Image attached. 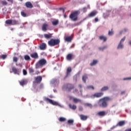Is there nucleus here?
<instances>
[{
  "label": "nucleus",
  "mask_w": 131,
  "mask_h": 131,
  "mask_svg": "<svg viewBox=\"0 0 131 131\" xmlns=\"http://www.w3.org/2000/svg\"><path fill=\"white\" fill-rule=\"evenodd\" d=\"M69 106L71 109H72V110H76V108H77V107L76 106V105L73 104L72 105V104H69Z\"/></svg>",
  "instance_id": "4be33fe9"
},
{
  "label": "nucleus",
  "mask_w": 131,
  "mask_h": 131,
  "mask_svg": "<svg viewBox=\"0 0 131 131\" xmlns=\"http://www.w3.org/2000/svg\"><path fill=\"white\" fill-rule=\"evenodd\" d=\"M75 86L74 84L70 83H67L63 86V89L68 91V92H71L72 90H74Z\"/></svg>",
  "instance_id": "39448f33"
},
{
  "label": "nucleus",
  "mask_w": 131,
  "mask_h": 131,
  "mask_svg": "<svg viewBox=\"0 0 131 131\" xmlns=\"http://www.w3.org/2000/svg\"><path fill=\"white\" fill-rule=\"evenodd\" d=\"M19 24H20L19 21L15 19L12 20V25H19Z\"/></svg>",
  "instance_id": "b1692460"
},
{
  "label": "nucleus",
  "mask_w": 131,
  "mask_h": 131,
  "mask_svg": "<svg viewBox=\"0 0 131 131\" xmlns=\"http://www.w3.org/2000/svg\"><path fill=\"white\" fill-rule=\"evenodd\" d=\"M47 64V60L44 58L40 59L35 64L36 69L38 68H41L43 66H45Z\"/></svg>",
  "instance_id": "7ed1b4c3"
},
{
  "label": "nucleus",
  "mask_w": 131,
  "mask_h": 131,
  "mask_svg": "<svg viewBox=\"0 0 131 131\" xmlns=\"http://www.w3.org/2000/svg\"><path fill=\"white\" fill-rule=\"evenodd\" d=\"M24 75H27V71L25 70H23V71Z\"/></svg>",
  "instance_id": "49530a36"
},
{
  "label": "nucleus",
  "mask_w": 131,
  "mask_h": 131,
  "mask_svg": "<svg viewBox=\"0 0 131 131\" xmlns=\"http://www.w3.org/2000/svg\"><path fill=\"white\" fill-rule=\"evenodd\" d=\"M24 59L26 60V61H30L31 60V58H30V56L28 55H26L24 56Z\"/></svg>",
  "instance_id": "a878e982"
},
{
  "label": "nucleus",
  "mask_w": 131,
  "mask_h": 131,
  "mask_svg": "<svg viewBox=\"0 0 131 131\" xmlns=\"http://www.w3.org/2000/svg\"><path fill=\"white\" fill-rule=\"evenodd\" d=\"M96 15H97V12H92L89 14V17H94Z\"/></svg>",
  "instance_id": "473e14b6"
},
{
  "label": "nucleus",
  "mask_w": 131,
  "mask_h": 131,
  "mask_svg": "<svg viewBox=\"0 0 131 131\" xmlns=\"http://www.w3.org/2000/svg\"><path fill=\"white\" fill-rule=\"evenodd\" d=\"M86 79H88V76H86V75L83 76L82 80H83V82H84V83H85V82H86Z\"/></svg>",
  "instance_id": "2f4dec72"
},
{
  "label": "nucleus",
  "mask_w": 131,
  "mask_h": 131,
  "mask_svg": "<svg viewBox=\"0 0 131 131\" xmlns=\"http://www.w3.org/2000/svg\"><path fill=\"white\" fill-rule=\"evenodd\" d=\"M29 72L30 74H33V73H34V69H33V68H29Z\"/></svg>",
  "instance_id": "7c9ffc66"
},
{
  "label": "nucleus",
  "mask_w": 131,
  "mask_h": 131,
  "mask_svg": "<svg viewBox=\"0 0 131 131\" xmlns=\"http://www.w3.org/2000/svg\"><path fill=\"white\" fill-rule=\"evenodd\" d=\"M78 92V90L77 89H75L73 91V93H77Z\"/></svg>",
  "instance_id": "5fc2aeb1"
},
{
  "label": "nucleus",
  "mask_w": 131,
  "mask_h": 131,
  "mask_svg": "<svg viewBox=\"0 0 131 131\" xmlns=\"http://www.w3.org/2000/svg\"><path fill=\"white\" fill-rule=\"evenodd\" d=\"M114 33H113V29H112V31H108V35H113Z\"/></svg>",
  "instance_id": "79ce46f5"
},
{
  "label": "nucleus",
  "mask_w": 131,
  "mask_h": 131,
  "mask_svg": "<svg viewBox=\"0 0 131 131\" xmlns=\"http://www.w3.org/2000/svg\"><path fill=\"white\" fill-rule=\"evenodd\" d=\"M73 39V37H72V36H67L64 37V40H66V41H67L68 42H71V41H72Z\"/></svg>",
  "instance_id": "2eb2a0df"
},
{
  "label": "nucleus",
  "mask_w": 131,
  "mask_h": 131,
  "mask_svg": "<svg viewBox=\"0 0 131 131\" xmlns=\"http://www.w3.org/2000/svg\"><path fill=\"white\" fill-rule=\"evenodd\" d=\"M39 48L41 51H45L47 49V44L46 43H41L39 45Z\"/></svg>",
  "instance_id": "f8f14e48"
},
{
  "label": "nucleus",
  "mask_w": 131,
  "mask_h": 131,
  "mask_svg": "<svg viewBox=\"0 0 131 131\" xmlns=\"http://www.w3.org/2000/svg\"><path fill=\"white\" fill-rule=\"evenodd\" d=\"M66 17H67L66 15H64V17L66 18Z\"/></svg>",
  "instance_id": "680f3d73"
},
{
  "label": "nucleus",
  "mask_w": 131,
  "mask_h": 131,
  "mask_svg": "<svg viewBox=\"0 0 131 131\" xmlns=\"http://www.w3.org/2000/svg\"><path fill=\"white\" fill-rule=\"evenodd\" d=\"M80 14V11L79 10L76 11L72 13L69 17L72 21H77L78 20V15Z\"/></svg>",
  "instance_id": "f03ea898"
},
{
  "label": "nucleus",
  "mask_w": 131,
  "mask_h": 131,
  "mask_svg": "<svg viewBox=\"0 0 131 131\" xmlns=\"http://www.w3.org/2000/svg\"><path fill=\"white\" fill-rule=\"evenodd\" d=\"M40 73V72H39V71H37L36 72V74L37 75H38V74H39Z\"/></svg>",
  "instance_id": "864d4df0"
},
{
  "label": "nucleus",
  "mask_w": 131,
  "mask_h": 131,
  "mask_svg": "<svg viewBox=\"0 0 131 131\" xmlns=\"http://www.w3.org/2000/svg\"><path fill=\"white\" fill-rule=\"evenodd\" d=\"M104 93L103 92H99L95 93L94 94L91 96V98L92 99H95V98H101L103 96Z\"/></svg>",
  "instance_id": "423d86ee"
},
{
  "label": "nucleus",
  "mask_w": 131,
  "mask_h": 131,
  "mask_svg": "<svg viewBox=\"0 0 131 131\" xmlns=\"http://www.w3.org/2000/svg\"><path fill=\"white\" fill-rule=\"evenodd\" d=\"M59 120L60 122H63L64 121H66V119L65 118L60 117L59 118Z\"/></svg>",
  "instance_id": "4c0bfd02"
},
{
  "label": "nucleus",
  "mask_w": 131,
  "mask_h": 131,
  "mask_svg": "<svg viewBox=\"0 0 131 131\" xmlns=\"http://www.w3.org/2000/svg\"><path fill=\"white\" fill-rule=\"evenodd\" d=\"M107 48V46H104L103 47H100L99 48V51H104V50H105V49Z\"/></svg>",
  "instance_id": "ea45409f"
},
{
  "label": "nucleus",
  "mask_w": 131,
  "mask_h": 131,
  "mask_svg": "<svg viewBox=\"0 0 131 131\" xmlns=\"http://www.w3.org/2000/svg\"><path fill=\"white\" fill-rule=\"evenodd\" d=\"M13 62H15V63H17V62H18V57H13Z\"/></svg>",
  "instance_id": "58836bf2"
},
{
  "label": "nucleus",
  "mask_w": 131,
  "mask_h": 131,
  "mask_svg": "<svg viewBox=\"0 0 131 131\" xmlns=\"http://www.w3.org/2000/svg\"><path fill=\"white\" fill-rule=\"evenodd\" d=\"M125 131H131V128L126 129Z\"/></svg>",
  "instance_id": "6e6d98bb"
},
{
  "label": "nucleus",
  "mask_w": 131,
  "mask_h": 131,
  "mask_svg": "<svg viewBox=\"0 0 131 131\" xmlns=\"http://www.w3.org/2000/svg\"><path fill=\"white\" fill-rule=\"evenodd\" d=\"M125 124V121H120L118 122V123L117 124L116 126H114V128L116 127V126H123Z\"/></svg>",
  "instance_id": "ddd939ff"
},
{
  "label": "nucleus",
  "mask_w": 131,
  "mask_h": 131,
  "mask_svg": "<svg viewBox=\"0 0 131 131\" xmlns=\"http://www.w3.org/2000/svg\"><path fill=\"white\" fill-rule=\"evenodd\" d=\"M30 57L32 59H38V54H37V52L33 53L30 54Z\"/></svg>",
  "instance_id": "4468645a"
},
{
  "label": "nucleus",
  "mask_w": 131,
  "mask_h": 131,
  "mask_svg": "<svg viewBox=\"0 0 131 131\" xmlns=\"http://www.w3.org/2000/svg\"><path fill=\"white\" fill-rule=\"evenodd\" d=\"M8 2H10L11 4H13L14 3V0H7Z\"/></svg>",
  "instance_id": "8fccbe9b"
},
{
  "label": "nucleus",
  "mask_w": 131,
  "mask_h": 131,
  "mask_svg": "<svg viewBox=\"0 0 131 131\" xmlns=\"http://www.w3.org/2000/svg\"><path fill=\"white\" fill-rule=\"evenodd\" d=\"M98 21H99V18H98L97 17L95 18V22H98Z\"/></svg>",
  "instance_id": "3c124183"
},
{
  "label": "nucleus",
  "mask_w": 131,
  "mask_h": 131,
  "mask_svg": "<svg viewBox=\"0 0 131 131\" xmlns=\"http://www.w3.org/2000/svg\"><path fill=\"white\" fill-rule=\"evenodd\" d=\"M112 100V98L110 97H104L99 100L98 102V105L101 108H106L108 107V102Z\"/></svg>",
  "instance_id": "f257e3e1"
},
{
  "label": "nucleus",
  "mask_w": 131,
  "mask_h": 131,
  "mask_svg": "<svg viewBox=\"0 0 131 131\" xmlns=\"http://www.w3.org/2000/svg\"><path fill=\"white\" fill-rule=\"evenodd\" d=\"M52 25L54 26H56V25H58L59 24V20H55L52 22Z\"/></svg>",
  "instance_id": "cd10ccee"
},
{
  "label": "nucleus",
  "mask_w": 131,
  "mask_h": 131,
  "mask_svg": "<svg viewBox=\"0 0 131 131\" xmlns=\"http://www.w3.org/2000/svg\"><path fill=\"white\" fill-rule=\"evenodd\" d=\"M125 40V37H123V38L121 39V40H120V42L122 43L123 42V41H124Z\"/></svg>",
  "instance_id": "a18cd8bd"
},
{
  "label": "nucleus",
  "mask_w": 131,
  "mask_h": 131,
  "mask_svg": "<svg viewBox=\"0 0 131 131\" xmlns=\"http://www.w3.org/2000/svg\"><path fill=\"white\" fill-rule=\"evenodd\" d=\"M87 89H91V90H95V88L93 85H89L87 86Z\"/></svg>",
  "instance_id": "37998d69"
},
{
  "label": "nucleus",
  "mask_w": 131,
  "mask_h": 131,
  "mask_svg": "<svg viewBox=\"0 0 131 131\" xmlns=\"http://www.w3.org/2000/svg\"><path fill=\"white\" fill-rule=\"evenodd\" d=\"M12 20L8 19L6 21V24H8L9 25H12Z\"/></svg>",
  "instance_id": "c9c22d12"
},
{
  "label": "nucleus",
  "mask_w": 131,
  "mask_h": 131,
  "mask_svg": "<svg viewBox=\"0 0 131 131\" xmlns=\"http://www.w3.org/2000/svg\"><path fill=\"white\" fill-rule=\"evenodd\" d=\"M98 63V60H94L92 62L90 63V66H94Z\"/></svg>",
  "instance_id": "c756f323"
},
{
  "label": "nucleus",
  "mask_w": 131,
  "mask_h": 131,
  "mask_svg": "<svg viewBox=\"0 0 131 131\" xmlns=\"http://www.w3.org/2000/svg\"><path fill=\"white\" fill-rule=\"evenodd\" d=\"M44 37L47 39H49L52 38V34H44Z\"/></svg>",
  "instance_id": "5701e85b"
},
{
  "label": "nucleus",
  "mask_w": 131,
  "mask_h": 131,
  "mask_svg": "<svg viewBox=\"0 0 131 131\" xmlns=\"http://www.w3.org/2000/svg\"><path fill=\"white\" fill-rule=\"evenodd\" d=\"M19 84L23 86V85H25V84H27V80L26 79H23L19 81Z\"/></svg>",
  "instance_id": "dca6fc26"
},
{
  "label": "nucleus",
  "mask_w": 131,
  "mask_h": 131,
  "mask_svg": "<svg viewBox=\"0 0 131 131\" xmlns=\"http://www.w3.org/2000/svg\"><path fill=\"white\" fill-rule=\"evenodd\" d=\"M35 82L36 83H40L42 80V77L41 76L34 77Z\"/></svg>",
  "instance_id": "1a4fd4ad"
},
{
  "label": "nucleus",
  "mask_w": 131,
  "mask_h": 131,
  "mask_svg": "<svg viewBox=\"0 0 131 131\" xmlns=\"http://www.w3.org/2000/svg\"><path fill=\"white\" fill-rule=\"evenodd\" d=\"M96 115L97 116H100L101 117H104V116H106V115H107V113L104 111H100L96 114Z\"/></svg>",
  "instance_id": "6e6552de"
},
{
  "label": "nucleus",
  "mask_w": 131,
  "mask_h": 131,
  "mask_svg": "<svg viewBox=\"0 0 131 131\" xmlns=\"http://www.w3.org/2000/svg\"><path fill=\"white\" fill-rule=\"evenodd\" d=\"M2 4L3 6H7V5H8V2L6 1H3Z\"/></svg>",
  "instance_id": "a19ab883"
},
{
  "label": "nucleus",
  "mask_w": 131,
  "mask_h": 131,
  "mask_svg": "<svg viewBox=\"0 0 131 131\" xmlns=\"http://www.w3.org/2000/svg\"><path fill=\"white\" fill-rule=\"evenodd\" d=\"M60 39H51L48 41V45L50 47H55L60 45Z\"/></svg>",
  "instance_id": "20e7f679"
},
{
  "label": "nucleus",
  "mask_w": 131,
  "mask_h": 131,
  "mask_svg": "<svg viewBox=\"0 0 131 131\" xmlns=\"http://www.w3.org/2000/svg\"><path fill=\"white\" fill-rule=\"evenodd\" d=\"M83 110V107L82 106H79V111H82Z\"/></svg>",
  "instance_id": "09e8293b"
},
{
  "label": "nucleus",
  "mask_w": 131,
  "mask_h": 131,
  "mask_svg": "<svg viewBox=\"0 0 131 131\" xmlns=\"http://www.w3.org/2000/svg\"><path fill=\"white\" fill-rule=\"evenodd\" d=\"M129 45H130V46H131V41H129Z\"/></svg>",
  "instance_id": "052dcab7"
},
{
  "label": "nucleus",
  "mask_w": 131,
  "mask_h": 131,
  "mask_svg": "<svg viewBox=\"0 0 131 131\" xmlns=\"http://www.w3.org/2000/svg\"><path fill=\"white\" fill-rule=\"evenodd\" d=\"M25 6L27 8H29L30 9L33 8V5H32V4H31V3L29 2H26L25 4Z\"/></svg>",
  "instance_id": "f3484780"
},
{
  "label": "nucleus",
  "mask_w": 131,
  "mask_h": 131,
  "mask_svg": "<svg viewBox=\"0 0 131 131\" xmlns=\"http://www.w3.org/2000/svg\"><path fill=\"white\" fill-rule=\"evenodd\" d=\"M130 17H131V14L130 15Z\"/></svg>",
  "instance_id": "e2e57ef3"
},
{
  "label": "nucleus",
  "mask_w": 131,
  "mask_h": 131,
  "mask_svg": "<svg viewBox=\"0 0 131 131\" xmlns=\"http://www.w3.org/2000/svg\"><path fill=\"white\" fill-rule=\"evenodd\" d=\"M45 101L46 102H48V103H50V104H51L52 105H53L54 106H58L59 105V103L56 101H53L52 99H50L48 98H45Z\"/></svg>",
  "instance_id": "0eeeda50"
},
{
  "label": "nucleus",
  "mask_w": 131,
  "mask_h": 131,
  "mask_svg": "<svg viewBox=\"0 0 131 131\" xmlns=\"http://www.w3.org/2000/svg\"><path fill=\"white\" fill-rule=\"evenodd\" d=\"M72 71V69L71 68V67H70L67 68L66 75V76H64V79H66V78H67L68 76H69V75H70V73Z\"/></svg>",
  "instance_id": "9d476101"
},
{
  "label": "nucleus",
  "mask_w": 131,
  "mask_h": 131,
  "mask_svg": "<svg viewBox=\"0 0 131 131\" xmlns=\"http://www.w3.org/2000/svg\"><path fill=\"white\" fill-rule=\"evenodd\" d=\"M74 122V121L73 120L70 119L68 121V124H70V125H73Z\"/></svg>",
  "instance_id": "f704fd0d"
},
{
  "label": "nucleus",
  "mask_w": 131,
  "mask_h": 131,
  "mask_svg": "<svg viewBox=\"0 0 131 131\" xmlns=\"http://www.w3.org/2000/svg\"><path fill=\"white\" fill-rule=\"evenodd\" d=\"M12 70L14 74H18V75H19V74H20V72H21V70L19 69H16L15 67H12Z\"/></svg>",
  "instance_id": "9b49d317"
},
{
  "label": "nucleus",
  "mask_w": 131,
  "mask_h": 131,
  "mask_svg": "<svg viewBox=\"0 0 131 131\" xmlns=\"http://www.w3.org/2000/svg\"><path fill=\"white\" fill-rule=\"evenodd\" d=\"M80 118L81 120L85 121V120H86V119H88V118H89V116H85L84 115H80Z\"/></svg>",
  "instance_id": "6ab92c4d"
},
{
  "label": "nucleus",
  "mask_w": 131,
  "mask_h": 131,
  "mask_svg": "<svg viewBox=\"0 0 131 131\" xmlns=\"http://www.w3.org/2000/svg\"><path fill=\"white\" fill-rule=\"evenodd\" d=\"M21 15L23 16V17H26V14L23 11L21 12Z\"/></svg>",
  "instance_id": "c03bdc74"
},
{
  "label": "nucleus",
  "mask_w": 131,
  "mask_h": 131,
  "mask_svg": "<svg viewBox=\"0 0 131 131\" xmlns=\"http://www.w3.org/2000/svg\"><path fill=\"white\" fill-rule=\"evenodd\" d=\"M122 48H123V45H122V43H120V42H119L117 49H122Z\"/></svg>",
  "instance_id": "e433bc0d"
},
{
  "label": "nucleus",
  "mask_w": 131,
  "mask_h": 131,
  "mask_svg": "<svg viewBox=\"0 0 131 131\" xmlns=\"http://www.w3.org/2000/svg\"><path fill=\"white\" fill-rule=\"evenodd\" d=\"M74 44L72 45L71 46V49H73V48H74Z\"/></svg>",
  "instance_id": "4d7b16f0"
},
{
  "label": "nucleus",
  "mask_w": 131,
  "mask_h": 131,
  "mask_svg": "<svg viewBox=\"0 0 131 131\" xmlns=\"http://www.w3.org/2000/svg\"><path fill=\"white\" fill-rule=\"evenodd\" d=\"M85 107H89L90 108H93V105L91 103H86L84 104Z\"/></svg>",
  "instance_id": "c85d7f7f"
},
{
  "label": "nucleus",
  "mask_w": 131,
  "mask_h": 131,
  "mask_svg": "<svg viewBox=\"0 0 131 131\" xmlns=\"http://www.w3.org/2000/svg\"><path fill=\"white\" fill-rule=\"evenodd\" d=\"M99 38L100 40H103V42H105V41H107V37L104 35L100 36Z\"/></svg>",
  "instance_id": "a211bd4d"
},
{
  "label": "nucleus",
  "mask_w": 131,
  "mask_h": 131,
  "mask_svg": "<svg viewBox=\"0 0 131 131\" xmlns=\"http://www.w3.org/2000/svg\"><path fill=\"white\" fill-rule=\"evenodd\" d=\"M124 94H125V91H122L121 92V95H124Z\"/></svg>",
  "instance_id": "603ef678"
},
{
  "label": "nucleus",
  "mask_w": 131,
  "mask_h": 131,
  "mask_svg": "<svg viewBox=\"0 0 131 131\" xmlns=\"http://www.w3.org/2000/svg\"><path fill=\"white\" fill-rule=\"evenodd\" d=\"M48 26H49V25L47 24H43L42 26V30L43 31H47V27Z\"/></svg>",
  "instance_id": "aec40b11"
},
{
  "label": "nucleus",
  "mask_w": 131,
  "mask_h": 131,
  "mask_svg": "<svg viewBox=\"0 0 131 131\" xmlns=\"http://www.w3.org/2000/svg\"><path fill=\"white\" fill-rule=\"evenodd\" d=\"M109 90V87L107 86H104L101 89V92H105V91H108Z\"/></svg>",
  "instance_id": "bb28decb"
},
{
  "label": "nucleus",
  "mask_w": 131,
  "mask_h": 131,
  "mask_svg": "<svg viewBox=\"0 0 131 131\" xmlns=\"http://www.w3.org/2000/svg\"><path fill=\"white\" fill-rule=\"evenodd\" d=\"M59 10H62L63 12H65V10H64V9H63L62 8H59Z\"/></svg>",
  "instance_id": "13d9d810"
},
{
  "label": "nucleus",
  "mask_w": 131,
  "mask_h": 131,
  "mask_svg": "<svg viewBox=\"0 0 131 131\" xmlns=\"http://www.w3.org/2000/svg\"><path fill=\"white\" fill-rule=\"evenodd\" d=\"M8 57V55L7 54H3L2 55H0V59H3V60H5L6 58Z\"/></svg>",
  "instance_id": "72a5a7b5"
},
{
  "label": "nucleus",
  "mask_w": 131,
  "mask_h": 131,
  "mask_svg": "<svg viewBox=\"0 0 131 131\" xmlns=\"http://www.w3.org/2000/svg\"><path fill=\"white\" fill-rule=\"evenodd\" d=\"M79 88H80V89H81V88H82V85H79Z\"/></svg>",
  "instance_id": "bf43d9fd"
},
{
  "label": "nucleus",
  "mask_w": 131,
  "mask_h": 131,
  "mask_svg": "<svg viewBox=\"0 0 131 131\" xmlns=\"http://www.w3.org/2000/svg\"><path fill=\"white\" fill-rule=\"evenodd\" d=\"M86 10H87L86 7L83 8L82 11H83V13H85V12H86Z\"/></svg>",
  "instance_id": "de8ad7c7"
},
{
  "label": "nucleus",
  "mask_w": 131,
  "mask_h": 131,
  "mask_svg": "<svg viewBox=\"0 0 131 131\" xmlns=\"http://www.w3.org/2000/svg\"><path fill=\"white\" fill-rule=\"evenodd\" d=\"M73 100L74 103H75L81 102V100L78 99H77V98H73Z\"/></svg>",
  "instance_id": "393cba45"
},
{
  "label": "nucleus",
  "mask_w": 131,
  "mask_h": 131,
  "mask_svg": "<svg viewBox=\"0 0 131 131\" xmlns=\"http://www.w3.org/2000/svg\"><path fill=\"white\" fill-rule=\"evenodd\" d=\"M72 58H73V55L72 54H69L67 56V59L69 61H71V60H72Z\"/></svg>",
  "instance_id": "412c9836"
}]
</instances>
